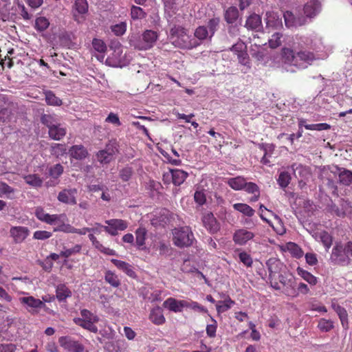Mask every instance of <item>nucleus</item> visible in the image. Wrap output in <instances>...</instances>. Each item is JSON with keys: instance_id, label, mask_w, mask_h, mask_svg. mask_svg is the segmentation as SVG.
Returning a JSON list of instances; mask_svg holds the SVG:
<instances>
[{"instance_id": "nucleus-1", "label": "nucleus", "mask_w": 352, "mask_h": 352, "mask_svg": "<svg viewBox=\"0 0 352 352\" xmlns=\"http://www.w3.org/2000/svg\"><path fill=\"white\" fill-rule=\"evenodd\" d=\"M282 56L285 63L300 69L307 67L315 60L314 54L310 52L300 50L295 54L292 50L287 47L282 49Z\"/></svg>"}, {"instance_id": "nucleus-2", "label": "nucleus", "mask_w": 352, "mask_h": 352, "mask_svg": "<svg viewBox=\"0 0 352 352\" xmlns=\"http://www.w3.org/2000/svg\"><path fill=\"white\" fill-rule=\"evenodd\" d=\"M266 264L270 272V283L274 289L278 290L280 289V285H289L290 280L286 274H280L283 265L278 260L270 258Z\"/></svg>"}, {"instance_id": "nucleus-3", "label": "nucleus", "mask_w": 352, "mask_h": 352, "mask_svg": "<svg viewBox=\"0 0 352 352\" xmlns=\"http://www.w3.org/2000/svg\"><path fill=\"white\" fill-rule=\"evenodd\" d=\"M111 53L106 59V64L113 67H122L127 65L130 58L121 43L118 41H113L109 46Z\"/></svg>"}, {"instance_id": "nucleus-4", "label": "nucleus", "mask_w": 352, "mask_h": 352, "mask_svg": "<svg viewBox=\"0 0 352 352\" xmlns=\"http://www.w3.org/2000/svg\"><path fill=\"white\" fill-rule=\"evenodd\" d=\"M170 38L175 46L182 49H192L198 45L193 38H190L187 30L179 25H175L170 29Z\"/></svg>"}, {"instance_id": "nucleus-5", "label": "nucleus", "mask_w": 352, "mask_h": 352, "mask_svg": "<svg viewBox=\"0 0 352 352\" xmlns=\"http://www.w3.org/2000/svg\"><path fill=\"white\" fill-rule=\"evenodd\" d=\"M349 255L352 256L351 241H349L344 245L341 243H336L332 249L330 260L335 264L347 266L350 265L351 262Z\"/></svg>"}, {"instance_id": "nucleus-6", "label": "nucleus", "mask_w": 352, "mask_h": 352, "mask_svg": "<svg viewBox=\"0 0 352 352\" xmlns=\"http://www.w3.org/2000/svg\"><path fill=\"white\" fill-rule=\"evenodd\" d=\"M172 241L177 248H188L193 245L195 238L189 226H181L172 230Z\"/></svg>"}, {"instance_id": "nucleus-7", "label": "nucleus", "mask_w": 352, "mask_h": 352, "mask_svg": "<svg viewBox=\"0 0 352 352\" xmlns=\"http://www.w3.org/2000/svg\"><path fill=\"white\" fill-rule=\"evenodd\" d=\"M158 34L156 32L147 30L144 32L141 39H138L132 35L129 38V43L138 50H146L151 48L157 40Z\"/></svg>"}, {"instance_id": "nucleus-8", "label": "nucleus", "mask_w": 352, "mask_h": 352, "mask_svg": "<svg viewBox=\"0 0 352 352\" xmlns=\"http://www.w3.org/2000/svg\"><path fill=\"white\" fill-rule=\"evenodd\" d=\"M98 321L99 318L96 315L85 309L80 311V317L74 319L76 324L94 333L98 332V327L95 324Z\"/></svg>"}, {"instance_id": "nucleus-9", "label": "nucleus", "mask_w": 352, "mask_h": 352, "mask_svg": "<svg viewBox=\"0 0 352 352\" xmlns=\"http://www.w3.org/2000/svg\"><path fill=\"white\" fill-rule=\"evenodd\" d=\"M60 346L67 352H88L79 341L70 336H61L58 338Z\"/></svg>"}, {"instance_id": "nucleus-10", "label": "nucleus", "mask_w": 352, "mask_h": 352, "mask_svg": "<svg viewBox=\"0 0 352 352\" xmlns=\"http://www.w3.org/2000/svg\"><path fill=\"white\" fill-rule=\"evenodd\" d=\"M35 215L40 221L50 225H53L57 223H63L67 220V216L65 214H50L45 212L43 208L41 207L36 208Z\"/></svg>"}, {"instance_id": "nucleus-11", "label": "nucleus", "mask_w": 352, "mask_h": 352, "mask_svg": "<svg viewBox=\"0 0 352 352\" xmlns=\"http://www.w3.org/2000/svg\"><path fill=\"white\" fill-rule=\"evenodd\" d=\"M188 177V173L180 169L170 170L164 173L163 181L165 184L173 183L175 186H179L184 183Z\"/></svg>"}, {"instance_id": "nucleus-12", "label": "nucleus", "mask_w": 352, "mask_h": 352, "mask_svg": "<svg viewBox=\"0 0 352 352\" xmlns=\"http://www.w3.org/2000/svg\"><path fill=\"white\" fill-rule=\"evenodd\" d=\"M88 3L87 0H76L73 6L72 15L74 21L81 24L85 21V15L88 12Z\"/></svg>"}, {"instance_id": "nucleus-13", "label": "nucleus", "mask_w": 352, "mask_h": 352, "mask_svg": "<svg viewBox=\"0 0 352 352\" xmlns=\"http://www.w3.org/2000/svg\"><path fill=\"white\" fill-rule=\"evenodd\" d=\"M108 226H104V230L112 236L118 234V230H124L128 227L126 221L122 219H110L105 221Z\"/></svg>"}, {"instance_id": "nucleus-14", "label": "nucleus", "mask_w": 352, "mask_h": 352, "mask_svg": "<svg viewBox=\"0 0 352 352\" xmlns=\"http://www.w3.org/2000/svg\"><path fill=\"white\" fill-rule=\"evenodd\" d=\"M254 232L245 229L236 230L233 234V241L239 245H244L254 237Z\"/></svg>"}, {"instance_id": "nucleus-15", "label": "nucleus", "mask_w": 352, "mask_h": 352, "mask_svg": "<svg viewBox=\"0 0 352 352\" xmlns=\"http://www.w3.org/2000/svg\"><path fill=\"white\" fill-rule=\"evenodd\" d=\"M76 188H65L58 193L57 199L60 202L75 205L76 204Z\"/></svg>"}, {"instance_id": "nucleus-16", "label": "nucleus", "mask_w": 352, "mask_h": 352, "mask_svg": "<svg viewBox=\"0 0 352 352\" xmlns=\"http://www.w3.org/2000/svg\"><path fill=\"white\" fill-rule=\"evenodd\" d=\"M10 234L14 243H20L29 236L30 230L24 226H13L10 230Z\"/></svg>"}, {"instance_id": "nucleus-17", "label": "nucleus", "mask_w": 352, "mask_h": 352, "mask_svg": "<svg viewBox=\"0 0 352 352\" xmlns=\"http://www.w3.org/2000/svg\"><path fill=\"white\" fill-rule=\"evenodd\" d=\"M245 49L246 46L244 43L239 42L232 47L231 50L237 55L240 63L249 67V57Z\"/></svg>"}, {"instance_id": "nucleus-18", "label": "nucleus", "mask_w": 352, "mask_h": 352, "mask_svg": "<svg viewBox=\"0 0 352 352\" xmlns=\"http://www.w3.org/2000/svg\"><path fill=\"white\" fill-rule=\"evenodd\" d=\"M204 227L212 234L220 230V225L211 212L206 213L202 219Z\"/></svg>"}, {"instance_id": "nucleus-19", "label": "nucleus", "mask_w": 352, "mask_h": 352, "mask_svg": "<svg viewBox=\"0 0 352 352\" xmlns=\"http://www.w3.org/2000/svg\"><path fill=\"white\" fill-rule=\"evenodd\" d=\"M187 305V301L184 300H177L174 298H168L164 302V307L173 312H181Z\"/></svg>"}, {"instance_id": "nucleus-20", "label": "nucleus", "mask_w": 352, "mask_h": 352, "mask_svg": "<svg viewBox=\"0 0 352 352\" xmlns=\"http://www.w3.org/2000/svg\"><path fill=\"white\" fill-rule=\"evenodd\" d=\"M68 153L72 158L77 160H82L88 156L87 150L81 144L72 146Z\"/></svg>"}, {"instance_id": "nucleus-21", "label": "nucleus", "mask_w": 352, "mask_h": 352, "mask_svg": "<svg viewBox=\"0 0 352 352\" xmlns=\"http://www.w3.org/2000/svg\"><path fill=\"white\" fill-rule=\"evenodd\" d=\"M284 19L286 26L288 28L300 26L306 23L304 17L296 18L290 11H287L284 14Z\"/></svg>"}, {"instance_id": "nucleus-22", "label": "nucleus", "mask_w": 352, "mask_h": 352, "mask_svg": "<svg viewBox=\"0 0 352 352\" xmlns=\"http://www.w3.org/2000/svg\"><path fill=\"white\" fill-rule=\"evenodd\" d=\"M20 302L25 305L26 309L31 311L29 309H36L44 306V303L40 299L35 298L33 296H25L19 298Z\"/></svg>"}, {"instance_id": "nucleus-23", "label": "nucleus", "mask_w": 352, "mask_h": 352, "mask_svg": "<svg viewBox=\"0 0 352 352\" xmlns=\"http://www.w3.org/2000/svg\"><path fill=\"white\" fill-rule=\"evenodd\" d=\"M149 320L156 325L164 324L166 319L162 308L158 306L153 308L149 314Z\"/></svg>"}, {"instance_id": "nucleus-24", "label": "nucleus", "mask_w": 352, "mask_h": 352, "mask_svg": "<svg viewBox=\"0 0 352 352\" xmlns=\"http://www.w3.org/2000/svg\"><path fill=\"white\" fill-rule=\"evenodd\" d=\"M266 28L278 30L282 27L281 19L274 12L266 13Z\"/></svg>"}, {"instance_id": "nucleus-25", "label": "nucleus", "mask_w": 352, "mask_h": 352, "mask_svg": "<svg viewBox=\"0 0 352 352\" xmlns=\"http://www.w3.org/2000/svg\"><path fill=\"white\" fill-rule=\"evenodd\" d=\"M245 27L251 30H259L262 28L261 16L256 14H251L245 21Z\"/></svg>"}, {"instance_id": "nucleus-26", "label": "nucleus", "mask_w": 352, "mask_h": 352, "mask_svg": "<svg viewBox=\"0 0 352 352\" xmlns=\"http://www.w3.org/2000/svg\"><path fill=\"white\" fill-rule=\"evenodd\" d=\"M55 231H61L65 233H76L79 235H85L89 231L91 230L89 228H82L77 229L68 223H62Z\"/></svg>"}, {"instance_id": "nucleus-27", "label": "nucleus", "mask_w": 352, "mask_h": 352, "mask_svg": "<svg viewBox=\"0 0 352 352\" xmlns=\"http://www.w3.org/2000/svg\"><path fill=\"white\" fill-rule=\"evenodd\" d=\"M111 261L120 270H122V272H124L126 275H128L129 276L131 277V278H135V273L133 270V267L128 263L125 262V261H120V260H118V259H115V258H112L111 260Z\"/></svg>"}, {"instance_id": "nucleus-28", "label": "nucleus", "mask_w": 352, "mask_h": 352, "mask_svg": "<svg viewBox=\"0 0 352 352\" xmlns=\"http://www.w3.org/2000/svg\"><path fill=\"white\" fill-rule=\"evenodd\" d=\"M313 236L316 240L320 241L327 250L331 248L333 242L332 236L326 231L315 232Z\"/></svg>"}, {"instance_id": "nucleus-29", "label": "nucleus", "mask_w": 352, "mask_h": 352, "mask_svg": "<svg viewBox=\"0 0 352 352\" xmlns=\"http://www.w3.org/2000/svg\"><path fill=\"white\" fill-rule=\"evenodd\" d=\"M281 249L284 252H289L294 257L298 258H301L304 254L302 249L297 244L292 242H289L283 245Z\"/></svg>"}, {"instance_id": "nucleus-30", "label": "nucleus", "mask_w": 352, "mask_h": 352, "mask_svg": "<svg viewBox=\"0 0 352 352\" xmlns=\"http://www.w3.org/2000/svg\"><path fill=\"white\" fill-rule=\"evenodd\" d=\"M135 243L138 249L145 250V241L147 234V230L145 228H138L135 232Z\"/></svg>"}, {"instance_id": "nucleus-31", "label": "nucleus", "mask_w": 352, "mask_h": 352, "mask_svg": "<svg viewBox=\"0 0 352 352\" xmlns=\"http://www.w3.org/2000/svg\"><path fill=\"white\" fill-rule=\"evenodd\" d=\"M332 307L335 310V311L338 314L340 320L341 321V324L342 327L347 329L349 328V320H348V314L346 309L339 305L332 302Z\"/></svg>"}, {"instance_id": "nucleus-32", "label": "nucleus", "mask_w": 352, "mask_h": 352, "mask_svg": "<svg viewBox=\"0 0 352 352\" xmlns=\"http://www.w3.org/2000/svg\"><path fill=\"white\" fill-rule=\"evenodd\" d=\"M49 136L54 140H60L66 135V129L60 124H55L48 130Z\"/></svg>"}, {"instance_id": "nucleus-33", "label": "nucleus", "mask_w": 352, "mask_h": 352, "mask_svg": "<svg viewBox=\"0 0 352 352\" xmlns=\"http://www.w3.org/2000/svg\"><path fill=\"white\" fill-rule=\"evenodd\" d=\"M89 239L91 241L92 245L102 253L107 255H116L115 250L104 247L102 244L100 243V241L97 240L96 237L93 234H89Z\"/></svg>"}, {"instance_id": "nucleus-34", "label": "nucleus", "mask_w": 352, "mask_h": 352, "mask_svg": "<svg viewBox=\"0 0 352 352\" xmlns=\"http://www.w3.org/2000/svg\"><path fill=\"white\" fill-rule=\"evenodd\" d=\"M320 6L317 1L308 2L304 8V12L307 17H314L320 10Z\"/></svg>"}, {"instance_id": "nucleus-35", "label": "nucleus", "mask_w": 352, "mask_h": 352, "mask_svg": "<svg viewBox=\"0 0 352 352\" xmlns=\"http://www.w3.org/2000/svg\"><path fill=\"white\" fill-rule=\"evenodd\" d=\"M296 272L298 275L300 276L306 282H307L309 285H316L317 284V278L308 271L302 269L300 267H298L296 269Z\"/></svg>"}, {"instance_id": "nucleus-36", "label": "nucleus", "mask_w": 352, "mask_h": 352, "mask_svg": "<svg viewBox=\"0 0 352 352\" xmlns=\"http://www.w3.org/2000/svg\"><path fill=\"white\" fill-rule=\"evenodd\" d=\"M245 179L244 177L238 176L228 179L227 183L229 186L234 190H241L243 189L245 185Z\"/></svg>"}, {"instance_id": "nucleus-37", "label": "nucleus", "mask_w": 352, "mask_h": 352, "mask_svg": "<svg viewBox=\"0 0 352 352\" xmlns=\"http://www.w3.org/2000/svg\"><path fill=\"white\" fill-rule=\"evenodd\" d=\"M234 301H233L229 296H228L224 300L218 301L216 304L217 313L220 314L228 311L232 305H234Z\"/></svg>"}, {"instance_id": "nucleus-38", "label": "nucleus", "mask_w": 352, "mask_h": 352, "mask_svg": "<svg viewBox=\"0 0 352 352\" xmlns=\"http://www.w3.org/2000/svg\"><path fill=\"white\" fill-rule=\"evenodd\" d=\"M250 54L252 57L258 61L263 60L265 56V50L260 45H257L256 43L252 45L250 47Z\"/></svg>"}, {"instance_id": "nucleus-39", "label": "nucleus", "mask_w": 352, "mask_h": 352, "mask_svg": "<svg viewBox=\"0 0 352 352\" xmlns=\"http://www.w3.org/2000/svg\"><path fill=\"white\" fill-rule=\"evenodd\" d=\"M56 293V296L59 301H63L72 295V292L63 284L57 286Z\"/></svg>"}, {"instance_id": "nucleus-40", "label": "nucleus", "mask_w": 352, "mask_h": 352, "mask_svg": "<svg viewBox=\"0 0 352 352\" xmlns=\"http://www.w3.org/2000/svg\"><path fill=\"white\" fill-rule=\"evenodd\" d=\"M104 280L113 287H118L120 285V280L118 276L110 270H107L105 272Z\"/></svg>"}, {"instance_id": "nucleus-41", "label": "nucleus", "mask_w": 352, "mask_h": 352, "mask_svg": "<svg viewBox=\"0 0 352 352\" xmlns=\"http://www.w3.org/2000/svg\"><path fill=\"white\" fill-rule=\"evenodd\" d=\"M233 207L236 210L248 217H252L254 214V210L250 206L245 204H235L233 205Z\"/></svg>"}, {"instance_id": "nucleus-42", "label": "nucleus", "mask_w": 352, "mask_h": 352, "mask_svg": "<svg viewBox=\"0 0 352 352\" xmlns=\"http://www.w3.org/2000/svg\"><path fill=\"white\" fill-rule=\"evenodd\" d=\"M45 101L47 104L52 106H60L62 104V100L56 97L55 94L51 91H47L45 92Z\"/></svg>"}, {"instance_id": "nucleus-43", "label": "nucleus", "mask_w": 352, "mask_h": 352, "mask_svg": "<svg viewBox=\"0 0 352 352\" xmlns=\"http://www.w3.org/2000/svg\"><path fill=\"white\" fill-rule=\"evenodd\" d=\"M67 150L66 145L63 144H54L51 146V153L57 157L65 155Z\"/></svg>"}, {"instance_id": "nucleus-44", "label": "nucleus", "mask_w": 352, "mask_h": 352, "mask_svg": "<svg viewBox=\"0 0 352 352\" xmlns=\"http://www.w3.org/2000/svg\"><path fill=\"white\" fill-rule=\"evenodd\" d=\"M23 179L28 184L34 187H40L43 184V180L34 174L24 176Z\"/></svg>"}, {"instance_id": "nucleus-45", "label": "nucleus", "mask_w": 352, "mask_h": 352, "mask_svg": "<svg viewBox=\"0 0 352 352\" xmlns=\"http://www.w3.org/2000/svg\"><path fill=\"white\" fill-rule=\"evenodd\" d=\"M261 218L267 222L274 230V231L278 234H283L285 232V228L283 226L280 219L278 217L277 215L274 214V217L277 221V225L275 226L274 224H272L266 218L264 217L263 214H261Z\"/></svg>"}, {"instance_id": "nucleus-46", "label": "nucleus", "mask_w": 352, "mask_h": 352, "mask_svg": "<svg viewBox=\"0 0 352 352\" xmlns=\"http://www.w3.org/2000/svg\"><path fill=\"white\" fill-rule=\"evenodd\" d=\"M113 151H108L107 150L100 151L97 153V159L102 164H107L112 160Z\"/></svg>"}, {"instance_id": "nucleus-47", "label": "nucleus", "mask_w": 352, "mask_h": 352, "mask_svg": "<svg viewBox=\"0 0 352 352\" xmlns=\"http://www.w3.org/2000/svg\"><path fill=\"white\" fill-rule=\"evenodd\" d=\"M238 16L239 12L235 7H230L226 11L225 19L229 23H234L237 19Z\"/></svg>"}, {"instance_id": "nucleus-48", "label": "nucleus", "mask_w": 352, "mask_h": 352, "mask_svg": "<svg viewBox=\"0 0 352 352\" xmlns=\"http://www.w3.org/2000/svg\"><path fill=\"white\" fill-rule=\"evenodd\" d=\"M50 25L49 20L44 16H39L35 20V28L39 31L43 32L48 28Z\"/></svg>"}, {"instance_id": "nucleus-49", "label": "nucleus", "mask_w": 352, "mask_h": 352, "mask_svg": "<svg viewBox=\"0 0 352 352\" xmlns=\"http://www.w3.org/2000/svg\"><path fill=\"white\" fill-rule=\"evenodd\" d=\"M282 36L283 35L278 32L272 34V37L268 41L270 47L276 49L279 47L282 43Z\"/></svg>"}, {"instance_id": "nucleus-50", "label": "nucleus", "mask_w": 352, "mask_h": 352, "mask_svg": "<svg viewBox=\"0 0 352 352\" xmlns=\"http://www.w3.org/2000/svg\"><path fill=\"white\" fill-rule=\"evenodd\" d=\"M92 46L95 51L99 53H104L107 48L103 40L96 38L93 39Z\"/></svg>"}, {"instance_id": "nucleus-51", "label": "nucleus", "mask_w": 352, "mask_h": 352, "mask_svg": "<svg viewBox=\"0 0 352 352\" xmlns=\"http://www.w3.org/2000/svg\"><path fill=\"white\" fill-rule=\"evenodd\" d=\"M318 327L324 332H327L333 328V322L330 320L322 318L320 320Z\"/></svg>"}, {"instance_id": "nucleus-52", "label": "nucleus", "mask_w": 352, "mask_h": 352, "mask_svg": "<svg viewBox=\"0 0 352 352\" xmlns=\"http://www.w3.org/2000/svg\"><path fill=\"white\" fill-rule=\"evenodd\" d=\"M111 29L115 35L122 36L126 32V23L125 22H121L120 23L112 25Z\"/></svg>"}, {"instance_id": "nucleus-53", "label": "nucleus", "mask_w": 352, "mask_h": 352, "mask_svg": "<svg viewBox=\"0 0 352 352\" xmlns=\"http://www.w3.org/2000/svg\"><path fill=\"white\" fill-rule=\"evenodd\" d=\"M291 176L287 172H282L280 173L278 183L282 188H285L289 184Z\"/></svg>"}, {"instance_id": "nucleus-54", "label": "nucleus", "mask_w": 352, "mask_h": 352, "mask_svg": "<svg viewBox=\"0 0 352 352\" xmlns=\"http://www.w3.org/2000/svg\"><path fill=\"white\" fill-rule=\"evenodd\" d=\"M210 34L205 26L198 27L195 32V36L199 40H204L210 36Z\"/></svg>"}, {"instance_id": "nucleus-55", "label": "nucleus", "mask_w": 352, "mask_h": 352, "mask_svg": "<svg viewBox=\"0 0 352 352\" xmlns=\"http://www.w3.org/2000/svg\"><path fill=\"white\" fill-rule=\"evenodd\" d=\"M185 307L190 308L192 310L198 311L199 313H208V310L206 308L200 305L198 302L195 301H187V305Z\"/></svg>"}, {"instance_id": "nucleus-56", "label": "nucleus", "mask_w": 352, "mask_h": 352, "mask_svg": "<svg viewBox=\"0 0 352 352\" xmlns=\"http://www.w3.org/2000/svg\"><path fill=\"white\" fill-rule=\"evenodd\" d=\"M340 182L349 185L352 182V173L349 170H343L339 175Z\"/></svg>"}, {"instance_id": "nucleus-57", "label": "nucleus", "mask_w": 352, "mask_h": 352, "mask_svg": "<svg viewBox=\"0 0 352 352\" xmlns=\"http://www.w3.org/2000/svg\"><path fill=\"white\" fill-rule=\"evenodd\" d=\"M41 120L43 124L48 127V129L56 124L54 117L50 114L43 115L41 118Z\"/></svg>"}, {"instance_id": "nucleus-58", "label": "nucleus", "mask_w": 352, "mask_h": 352, "mask_svg": "<svg viewBox=\"0 0 352 352\" xmlns=\"http://www.w3.org/2000/svg\"><path fill=\"white\" fill-rule=\"evenodd\" d=\"M131 15L133 19H141L145 16V12L141 8L133 6L131 8Z\"/></svg>"}, {"instance_id": "nucleus-59", "label": "nucleus", "mask_w": 352, "mask_h": 352, "mask_svg": "<svg viewBox=\"0 0 352 352\" xmlns=\"http://www.w3.org/2000/svg\"><path fill=\"white\" fill-rule=\"evenodd\" d=\"M306 129L314 131H322L330 129V125L327 123L305 125Z\"/></svg>"}, {"instance_id": "nucleus-60", "label": "nucleus", "mask_w": 352, "mask_h": 352, "mask_svg": "<svg viewBox=\"0 0 352 352\" xmlns=\"http://www.w3.org/2000/svg\"><path fill=\"white\" fill-rule=\"evenodd\" d=\"M220 19L217 17H214L211 19L208 23V26L209 28V33L210 34V37H211L216 31L219 23Z\"/></svg>"}, {"instance_id": "nucleus-61", "label": "nucleus", "mask_w": 352, "mask_h": 352, "mask_svg": "<svg viewBox=\"0 0 352 352\" xmlns=\"http://www.w3.org/2000/svg\"><path fill=\"white\" fill-rule=\"evenodd\" d=\"M239 259L245 266L251 267L253 263L252 257L248 253L243 252L239 254Z\"/></svg>"}, {"instance_id": "nucleus-62", "label": "nucleus", "mask_w": 352, "mask_h": 352, "mask_svg": "<svg viewBox=\"0 0 352 352\" xmlns=\"http://www.w3.org/2000/svg\"><path fill=\"white\" fill-rule=\"evenodd\" d=\"M63 172V167L60 164H56L52 166L50 170V175L54 177H58Z\"/></svg>"}, {"instance_id": "nucleus-63", "label": "nucleus", "mask_w": 352, "mask_h": 352, "mask_svg": "<svg viewBox=\"0 0 352 352\" xmlns=\"http://www.w3.org/2000/svg\"><path fill=\"white\" fill-rule=\"evenodd\" d=\"M52 233L45 230H38L34 233L33 237L37 240H44L51 237Z\"/></svg>"}, {"instance_id": "nucleus-64", "label": "nucleus", "mask_w": 352, "mask_h": 352, "mask_svg": "<svg viewBox=\"0 0 352 352\" xmlns=\"http://www.w3.org/2000/svg\"><path fill=\"white\" fill-rule=\"evenodd\" d=\"M106 122L111 123L115 126H119L121 125L119 117L116 113L111 112L107 118L105 119Z\"/></svg>"}]
</instances>
